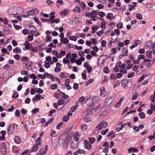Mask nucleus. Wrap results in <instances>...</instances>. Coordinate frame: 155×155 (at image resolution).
I'll return each mask as SVG.
<instances>
[{
  "mask_svg": "<svg viewBox=\"0 0 155 155\" xmlns=\"http://www.w3.org/2000/svg\"><path fill=\"white\" fill-rule=\"evenodd\" d=\"M14 140L15 142L18 144H19L21 142V139L19 137L16 136L14 138Z\"/></svg>",
  "mask_w": 155,
  "mask_h": 155,
  "instance_id": "13",
  "label": "nucleus"
},
{
  "mask_svg": "<svg viewBox=\"0 0 155 155\" xmlns=\"http://www.w3.org/2000/svg\"><path fill=\"white\" fill-rule=\"evenodd\" d=\"M69 13V11L67 9H65L61 11L60 12V14L61 15H66Z\"/></svg>",
  "mask_w": 155,
  "mask_h": 155,
  "instance_id": "9",
  "label": "nucleus"
},
{
  "mask_svg": "<svg viewBox=\"0 0 155 155\" xmlns=\"http://www.w3.org/2000/svg\"><path fill=\"white\" fill-rule=\"evenodd\" d=\"M104 33V32L103 30L100 31H98L97 33V35L98 36H100L102 35Z\"/></svg>",
  "mask_w": 155,
  "mask_h": 155,
  "instance_id": "49",
  "label": "nucleus"
},
{
  "mask_svg": "<svg viewBox=\"0 0 155 155\" xmlns=\"http://www.w3.org/2000/svg\"><path fill=\"white\" fill-rule=\"evenodd\" d=\"M30 78H33V79H35L36 78H37L38 79V78L34 74H32L30 75Z\"/></svg>",
  "mask_w": 155,
  "mask_h": 155,
  "instance_id": "62",
  "label": "nucleus"
},
{
  "mask_svg": "<svg viewBox=\"0 0 155 155\" xmlns=\"http://www.w3.org/2000/svg\"><path fill=\"white\" fill-rule=\"evenodd\" d=\"M100 95L101 96L104 97L107 95V93L104 87H101L100 88Z\"/></svg>",
  "mask_w": 155,
  "mask_h": 155,
  "instance_id": "6",
  "label": "nucleus"
},
{
  "mask_svg": "<svg viewBox=\"0 0 155 155\" xmlns=\"http://www.w3.org/2000/svg\"><path fill=\"white\" fill-rule=\"evenodd\" d=\"M7 147L6 144L5 142H3L1 145V152L2 154L5 155L6 154Z\"/></svg>",
  "mask_w": 155,
  "mask_h": 155,
  "instance_id": "2",
  "label": "nucleus"
},
{
  "mask_svg": "<svg viewBox=\"0 0 155 155\" xmlns=\"http://www.w3.org/2000/svg\"><path fill=\"white\" fill-rule=\"evenodd\" d=\"M152 53V51L151 50H148L147 51V57L148 58H151L152 56L151 54Z\"/></svg>",
  "mask_w": 155,
  "mask_h": 155,
  "instance_id": "15",
  "label": "nucleus"
},
{
  "mask_svg": "<svg viewBox=\"0 0 155 155\" xmlns=\"http://www.w3.org/2000/svg\"><path fill=\"white\" fill-rule=\"evenodd\" d=\"M147 44H150V45H152V49L153 50L155 48V41L153 43L150 41H149L147 43Z\"/></svg>",
  "mask_w": 155,
  "mask_h": 155,
  "instance_id": "40",
  "label": "nucleus"
},
{
  "mask_svg": "<svg viewBox=\"0 0 155 155\" xmlns=\"http://www.w3.org/2000/svg\"><path fill=\"white\" fill-rule=\"evenodd\" d=\"M150 107L151 109L155 111V105H154L153 103H151L150 104Z\"/></svg>",
  "mask_w": 155,
  "mask_h": 155,
  "instance_id": "55",
  "label": "nucleus"
},
{
  "mask_svg": "<svg viewBox=\"0 0 155 155\" xmlns=\"http://www.w3.org/2000/svg\"><path fill=\"white\" fill-rule=\"evenodd\" d=\"M54 120V118H53L50 119L45 124V127H47L49 124L51 123Z\"/></svg>",
  "mask_w": 155,
  "mask_h": 155,
  "instance_id": "23",
  "label": "nucleus"
},
{
  "mask_svg": "<svg viewBox=\"0 0 155 155\" xmlns=\"http://www.w3.org/2000/svg\"><path fill=\"white\" fill-rule=\"evenodd\" d=\"M44 75L45 77H49L50 76L49 78L50 79H52L53 75L51 74H49L48 72H46L44 73Z\"/></svg>",
  "mask_w": 155,
  "mask_h": 155,
  "instance_id": "34",
  "label": "nucleus"
},
{
  "mask_svg": "<svg viewBox=\"0 0 155 155\" xmlns=\"http://www.w3.org/2000/svg\"><path fill=\"white\" fill-rule=\"evenodd\" d=\"M61 43H63L64 44H67L68 43L69 41L67 38H63V39L61 40Z\"/></svg>",
  "mask_w": 155,
  "mask_h": 155,
  "instance_id": "16",
  "label": "nucleus"
},
{
  "mask_svg": "<svg viewBox=\"0 0 155 155\" xmlns=\"http://www.w3.org/2000/svg\"><path fill=\"white\" fill-rule=\"evenodd\" d=\"M18 94L17 92H15L13 93L12 95V97H13L14 99H16L18 97Z\"/></svg>",
  "mask_w": 155,
  "mask_h": 155,
  "instance_id": "26",
  "label": "nucleus"
},
{
  "mask_svg": "<svg viewBox=\"0 0 155 155\" xmlns=\"http://www.w3.org/2000/svg\"><path fill=\"white\" fill-rule=\"evenodd\" d=\"M145 57L143 55H142V54H140L138 55V57H137V59L138 60H141L143 59H144Z\"/></svg>",
  "mask_w": 155,
  "mask_h": 155,
  "instance_id": "45",
  "label": "nucleus"
},
{
  "mask_svg": "<svg viewBox=\"0 0 155 155\" xmlns=\"http://www.w3.org/2000/svg\"><path fill=\"white\" fill-rule=\"evenodd\" d=\"M14 58L17 60H18L20 58V56L18 54H16L14 56Z\"/></svg>",
  "mask_w": 155,
  "mask_h": 155,
  "instance_id": "50",
  "label": "nucleus"
},
{
  "mask_svg": "<svg viewBox=\"0 0 155 155\" xmlns=\"http://www.w3.org/2000/svg\"><path fill=\"white\" fill-rule=\"evenodd\" d=\"M57 6L58 7H59L63 4V2L62 0H58L57 1Z\"/></svg>",
  "mask_w": 155,
  "mask_h": 155,
  "instance_id": "18",
  "label": "nucleus"
},
{
  "mask_svg": "<svg viewBox=\"0 0 155 155\" xmlns=\"http://www.w3.org/2000/svg\"><path fill=\"white\" fill-rule=\"evenodd\" d=\"M33 12V15H36L39 12V10L37 8H35L32 10Z\"/></svg>",
  "mask_w": 155,
  "mask_h": 155,
  "instance_id": "36",
  "label": "nucleus"
},
{
  "mask_svg": "<svg viewBox=\"0 0 155 155\" xmlns=\"http://www.w3.org/2000/svg\"><path fill=\"white\" fill-rule=\"evenodd\" d=\"M15 124H9L8 128L7 131L8 134H12L15 130L14 125Z\"/></svg>",
  "mask_w": 155,
  "mask_h": 155,
  "instance_id": "3",
  "label": "nucleus"
},
{
  "mask_svg": "<svg viewBox=\"0 0 155 155\" xmlns=\"http://www.w3.org/2000/svg\"><path fill=\"white\" fill-rule=\"evenodd\" d=\"M104 8V5L101 4H99L97 5V8L98 9H101L102 8Z\"/></svg>",
  "mask_w": 155,
  "mask_h": 155,
  "instance_id": "64",
  "label": "nucleus"
},
{
  "mask_svg": "<svg viewBox=\"0 0 155 155\" xmlns=\"http://www.w3.org/2000/svg\"><path fill=\"white\" fill-rule=\"evenodd\" d=\"M98 15L101 17H102L105 15V13L104 12H100L98 13Z\"/></svg>",
  "mask_w": 155,
  "mask_h": 155,
  "instance_id": "58",
  "label": "nucleus"
},
{
  "mask_svg": "<svg viewBox=\"0 0 155 155\" xmlns=\"http://www.w3.org/2000/svg\"><path fill=\"white\" fill-rule=\"evenodd\" d=\"M123 23L122 22H120L117 25V27L119 28H123Z\"/></svg>",
  "mask_w": 155,
  "mask_h": 155,
  "instance_id": "43",
  "label": "nucleus"
},
{
  "mask_svg": "<svg viewBox=\"0 0 155 155\" xmlns=\"http://www.w3.org/2000/svg\"><path fill=\"white\" fill-rule=\"evenodd\" d=\"M56 112V110L54 109H53L51 110H50L48 116H51L54 113Z\"/></svg>",
  "mask_w": 155,
  "mask_h": 155,
  "instance_id": "47",
  "label": "nucleus"
},
{
  "mask_svg": "<svg viewBox=\"0 0 155 155\" xmlns=\"http://www.w3.org/2000/svg\"><path fill=\"white\" fill-rule=\"evenodd\" d=\"M139 117L142 119H143L145 118V115L144 113L141 112H140L139 114Z\"/></svg>",
  "mask_w": 155,
  "mask_h": 155,
  "instance_id": "20",
  "label": "nucleus"
},
{
  "mask_svg": "<svg viewBox=\"0 0 155 155\" xmlns=\"http://www.w3.org/2000/svg\"><path fill=\"white\" fill-rule=\"evenodd\" d=\"M84 147L85 148L88 150H90L91 148V147L89 143L85 144Z\"/></svg>",
  "mask_w": 155,
  "mask_h": 155,
  "instance_id": "33",
  "label": "nucleus"
},
{
  "mask_svg": "<svg viewBox=\"0 0 155 155\" xmlns=\"http://www.w3.org/2000/svg\"><path fill=\"white\" fill-rule=\"evenodd\" d=\"M100 98L98 96H95L92 97L91 98H88L87 99V101H91L93 104L97 102L98 101L100 100Z\"/></svg>",
  "mask_w": 155,
  "mask_h": 155,
  "instance_id": "4",
  "label": "nucleus"
},
{
  "mask_svg": "<svg viewBox=\"0 0 155 155\" xmlns=\"http://www.w3.org/2000/svg\"><path fill=\"white\" fill-rule=\"evenodd\" d=\"M79 153L83 154L84 153L86 152L84 150L79 149H78Z\"/></svg>",
  "mask_w": 155,
  "mask_h": 155,
  "instance_id": "52",
  "label": "nucleus"
},
{
  "mask_svg": "<svg viewBox=\"0 0 155 155\" xmlns=\"http://www.w3.org/2000/svg\"><path fill=\"white\" fill-rule=\"evenodd\" d=\"M136 18L139 20H141L142 19V15L140 13H137L136 14Z\"/></svg>",
  "mask_w": 155,
  "mask_h": 155,
  "instance_id": "39",
  "label": "nucleus"
},
{
  "mask_svg": "<svg viewBox=\"0 0 155 155\" xmlns=\"http://www.w3.org/2000/svg\"><path fill=\"white\" fill-rule=\"evenodd\" d=\"M69 38L70 40H73L74 41H75L77 40L76 37L74 36H71L69 37Z\"/></svg>",
  "mask_w": 155,
  "mask_h": 155,
  "instance_id": "56",
  "label": "nucleus"
},
{
  "mask_svg": "<svg viewBox=\"0 0 155 155\" xmlns=\"http://www.w3.org/2000/svg\"><path fill=\"white\" fill-rule=\"evenodd\" d=\"M32 62L31 61H28L25 63V65L27 68H32L31 66Z\"/></svg>",
  "mask_w": 155,
  "mask_h": 155,
  "instance_id": "21",
  "label": "nucleus"
},
{
  "mask_svg": "<svg viewBox=\"0 0 155 155\" xmlns=\"http://www.w3.org/2000/svg\"><path fill=\"white\" fill-rule=\"evenodd\" d=\"M74 49H76L78 50H81L82 49V48L81 46H78L77 45H74Z\"/></svg>",
  "mask_w": 155,
  "mask_h": 155,
  "instance_id": "44",
  "label": "nucleus"
},
{
  "mask_svg": "<svg viewBox=\"0 0 155 155\" xmlns=\"http://www.w3.org/2000/svg\"><path fill=\"white\" fill-rule=\"evenodd\" d=\"M24 45H25V48L27 49H29L30 47H31L32 45L27 41H26Z\"/></svg>",
  "mask_w": 155,
  "mask_h": 155,
  "instance_id": "11",
  "label": "nucleus"
},
{
  "mask_svg": "<svg viewBox=\"0 0 155 155\" xmlns=\"http://www.w3.org/2000/svg\"><path fill=\"white\" fill-rule=\"evenodd\" d=\"M38 145H34L33 146V147L32 148V151H31V152L32 151H33L34 152H35L38 149Z\"/></svg>",
  "mask_w": 155,
  "mask_h": 155,
  "instance_id": "29",
  "label": "nucleus"
},
{
  "mask_svg": "<svg viewBox=\"0 0 155 155\" xmlns=\"http://www.w3.org/2000/svg\"><path fill=\"white\" fill-rule=\"evenodd\" d=\"M112 101L113 100L112 99L111 97H109L106 99L104 105L105 106L107 107L110 104Z\"/></svg>",
  "mask_w": 155,
  "mask_h": 155,
  "instance_id": "7",
  "label": "nucleus"
},
{
  "mask_svg": "<svg viewBox=\"0 0 155 155\" xmlns=\"http://www.w3.org/2000/svg\"><path fill=\"white\" fill-rule=\"evenodd\" d=\"M39 109L38 108H36L34 109L32 111V113L33 114H35L36 113L38 112L39 111Z\"/></svg>",
  "mask_w": 155,
  "mask_h": 155,
  "instance_id": "38",
  "label": "nucleus"
},
{
  "mask_svg": "<svg viewBox=\"0 0 155 155\" xmlns=\"http://www.w3.org/2000/svg\"><path fill=\"white\" fill-rule=\"evenodd\" d=\"M126 64L125 63H124L122 65H117V66L119 67L120 68V69H122L124 68L126 66Z\"/></svg>",
  "mask_w": 155,
  "mask_h": 155,
  "instance_id": "61",
  "label": "nucleus"
},
{
  "mask_svg": "<svg viewBox=\"0 0 155 155\" xmlns=\"http://www.w3.org/2000/svg\"><path fill=\"white\" fill-rule=\"evenodd\" d=\"M41 98V96L40 94H37L32 99L33 100H35L37 101Z\"/></svg>",
  "mask_w": 155,
  "mask_h": 155,
  "instance_id": "12",
  "label": "nucleus"
},
{
  "mask_svg": "<svg viewBox=\"0 0 155 155\" xmlns=\"http://www.w3.org/2000/svg\"><path fill=\"white\" fill-rule=\"evenodd\" d=\"M60 19L59 18H56L53 19V20H51V24H52L54 23H58L60 22Z\"/></svg>",
  "mask_w": 155,
  "mask_h": 155,
  "instance_id": "31",
  "label": "nucleus"
},
{
  "mask_svg": "<svg viewBox=\"0 0 155 155\" xmlns=\"http://www.w3.org/2000/svg\"><path fill=\"white\" fill-rule=\"evenodd\" d=\"M113 14L111 13H109L107 15H106V18L110 20H111L112 18Z\"/></svg>",
  "mask_w": 155,
  "mask_h": 155,
  "instance_id": "27",
  "label": "nucleus"
},
{
  "mask_svg": "<svg viewBox=\"0 0 155 155\" xmlns=\"http://www.w3.org/2000/svg\"><path fill=\"white\" fill-rule=\"evenodd\" d=\"M71 146L72 148H76L78 147V144L72 141L71 143Z\"/></svg>",
  "mask_w": 155,
  "mask_h": 155,
  "instance_id": "14",
  "label": "nucleus"
},
{
  "mask_svg": "<svg viewBox=\"0 0 155 155\" xmlns=\"http://www.w3.org/2000/svg\"><path fill=\"white\" fill-rule=\"evenodd\" d=\"M36 92L38 93L41 94L43 93V90L40 88H39L36 90Z\"/></svg>",
  "mask_w": 155,
  "mask_h": 155,
  "instance_id": "51",
  "label": "nucleus"
},
{
  "mask_svg": "<svg viewBox=\"0 0 155 155\" xmlns=\"http://www.w3.org/2000/svg\"><path fill=\"white\" fill-rule=\"evenodd\" d=\"M106 25V23L105 21L104 22H101V27L104 28V29H105Z\"/></svg>",
  "mask_w": 155,
  "mask_h": 155,
  "instance_id": "48",
  "label": "nucleus"
},
{
  "mask_svg": "<svg viewBox=\"0 0 155 155\" xmlns=\"http://www.w3.org/2000/svg\"><path fill=\"white\" fill-rule=\"evenodd\" d=\"M41 139L40 137H38V138L36 140L35 143L36 144V145L38 146L40 144V141Z\"/></svg>",
  "mask_w": 155,
  "mask_h": 155,
  "instance_id": "59",
  "label": "nucleus"
},
{
  "mask_svg": "<svg viewBox=\"0 0 155 155\" xmlns=\"http://www.w3.org/2000/svg\"><path fill=\"white\" fill-rule=\"evenodd\" d=\"M80 5V6L83 9H84L86 7V5L83 2H79Z\"/></svg>",
  "mask_w": 155,
  "mask_h": 155,
  "instance_id": "22",
  "label": "nucleus"
},
{
  "mask_svg": "<svg viewBox=\"0 0 155 155\" xmlns=\"http://www.w3.org/2000/svg\"><path fill=\"white\" fill-rule=\"evenodd\" d=\"M100 124H101V125L103 128L106 127L107 125V122L101 121Z\"/></svg>",
  "mask_w": 155,
  "mask_h": 155,
  "instance_id": "32",
  "label": "nucleus"
},
{
  "mask_svg": "<svg viewBox=\"0 0 155 155\" xmlns=\"http://www.w3.org/2000/svg\"><path fill=\"white\" fill-rule=\"evenodd\" d=\"M63 124V122H61L58 124L56 126L57 129H59Z\"/></svg>",
  "mask_w": 155,
  "mask_h": 155,
  "instance_id": "42",
  "label": "nucleus"
},
{
  "mask_svg": "<svg viewBox=\"0 0 155 155\" xmlns=\"http://www.w3.org/2000/svg\"><path fill=\"white\" fill-rule=\"evenodd\" d=\"M20 110L18 109H17L16 110V111H15V115L17 117H19L20 115Z\"/></svg>",
  "mask_w": 155,
  "mask_h": 155,
  "instance_id": "53",
  "label": "nucleus"
},
{
  "mask_svg": "<svg viewBox=\"0 0 155 155\" xmlns=\"http://www.w3.org/2000/svg\"><path fill=\"white\" fill-rule=\"evenodd\" d=\"M33 30H31L30 31V33H31V35H32L34 37V35L35 34V32L36 31V30L35 29H33Z\"/></svg>",
  "mask_w": 155,
  "mask_h": 155,
  "instance_id": "54",
  "label": "nucleus"
},
{
  "mask_svg": "<svg viewBox=\"0 0 155 155\" xmlns=\"http://www.w3.org/2000/svg\"><path fill=\"white\" fill-rule=\"evenodd\" d=\"M46 152V150L44 149L43 148H41L38 152L37 155H45Z\"/></svg>",
  "mask_w": 155,
  "mask_h": 155,
  "instance_id": "10",
  "label": "nucleus"
},
{
  "mask_svg": "<svg viewBox=\"0 0 155 155\" xmlns=\"http://www.w3.org/2000/svg\"><path fill=\"white\" fill-rule=\"evenodd\" d=\"M58 106H60L64 104V101L63 100H59L58 101Z\"/></svg>",
  "mask_w": 155,
  "mask_h": 155,
  "instance_id": "35",
  "label": "nucleus"
},
{
  "mask_svg": "<svg viewBox=\"0 0 155 155\" xmlns=\"http://www.w3.org/2000/svg\"><path fill=\"white\" fill-rule=\"evenodd\" d=\"M138 95V93L137 92L136 93H135L132 97V100H134L136 99L137 98Z\"/></svg>",
  "mask_w": 155,
  "mask_h": 155,
  "instance_id": "63",
  "label": "nucleus"
},
{
  "mask_svg": "<svg viewBox=\"0 0 155 155\" xmlns=\"http://www.w3.org/2000/svg\"><path fill=\"white\" fill-rule=\"evenodd\" d=\"M73 134L72 133H70L69 135L66 138L64 143L68 144Z\"/></svg>",
  "mask_w": 155,
  "mask_h": 155,
  "instance_id": "8",
  "label": "nucleus"
},
{
  "mask_svg": "<svg viewBox=\"0 0 155 155\" xmlns=\"http://www.w3.org/2000/svg\"><path fill=\"white\" fill-rule=\"evenodd\" d=\"M95 141L94 138L92 137L89 138V142L91 144H93Z\"/></svg>",
  "mask_w": 155,
  "mask_h": 155,
  "instance_id": "24",
  "label": "nucleus"
},
{
  "mask_svg": "<svg viewBox=\"0 0 155 155\" xmlns=\"http://www.w3.org/2000/svg\"><path fill=\"white\" fill-rule=\"evenodd\" d=\"M45 64H44V67L46 68H49L50 67V64L48 63H46V61H45Z\"/></svg>",
  "mask_w": 155,
  "mask_h": 155,
  "instance_id": "57",
  "label": "nucleus"
},
{
  "mask_svg": "<svg viewBox=\"0 0 155 155\" xmlns=\"http://www.w3.org/2000/svg\"><path fill=\"white\" fill-rule=\"evenodd\" d=\"M29 60V58L27 57H23L21 58V61H25Z\"/></svg>",
  "mask_w": 155,
  "mask_h": 155,
  "instance_id": "41",
  "label": "nucleus"
},
{
  "mask_svg": "<svg viewBox=\"0 0 155 155\" xmlns=\"http://www.w3.org/2000/svg\"><path fill=\"white\" fill-rule=\"evenodd\" d=\"M103 71L104 73L107 74L110 71L109 69L107 66H106L104 68Z\"/></svg>",
  "mask_w": 155,
  "mask_h": 155,
  "instance_id": "28",
  "label": "nucleus"
},
{
  "mask_svg": "<svg viewBox=\"0 0 155 155\" xmlns=\"http://www.w3.org/2000/svg\"><path fill=\"white\" fill-rule=\"evenodd\" d=\"M128 81V80L124 78L121 81V84L122 86L125 89H129L131 88L132 85V82H129V84H130V87H128L127 85Z\"/></svg>",
  "mask_w": 155,
  "mask_h": 155,
  "instance_id": "1",
  "label": "nucleus"
},
{
  "mask_svg": "<svg viewBox=\"0 0 155 155\" xmlns=\"http://www.w3.org/2000/svg\"><path fill=\"white\" fill-rule=\"evenodd\" d=\"M69 117L68 116L65 115L63 117V120L64 122H66L69 120Z\"/></svg>",
  "mask_w": 155,
  "mask_h": 155,
  "instance_id": "30",
  "label": "nucleus"
},
{
  "mask_svg": "<svg viewBox=\"0 0 155 155\" xmlns=\"http://www.w3.org/2000/svg\"><path fill=\"white\" fill-rule=\"evenodd\" d=\"M108 129H106L105 130H103L101 131V133L103 135H105L106 133L108 132Z\"/></svg>",
  "mask_w": 155,
  "mask_h": 155,
  "instance_id": "60",
  "label": "nucleus"
},
{
  "mask_svg": "<svg viewBox=\"0 0 155 155\" xmlns=\"http://www.w3.org/2000/svg\"><path fill=\"white\" fill-rule=\"evenodd\" d=\"M123 54H125V56H127L128 55V49L124 47L122 48Z\"/></svg>",
  "mask_w": 155,
  "mask_h": 155,
  "instance_id": "19",
  "label": "nucleus"
},
{
  "mask_svg": "<svg viewBox=\"0 0 155 155\" xmlns=\"http://www.w3.org/2000/svg\"><path fill=\"white\" fill-rule=\"evenodd\" d=\"M73 11L75 12H80L81 11L80 8L79 6H77L73 9Z\"/></svg>",
  "mask_w": 155,
  "mask_h": 155,
  "instance_id": "17",
  "label": "nucleus"
},
{
  "mask_svg": "<svg viewBox=\"0 0 155 155\" xmlns=\"http://www.w3.org/2000/svg\"><path fill=\"white\" fill-rule=\"evenodd\" d=\"M15 14L19 15L22 13L24 11V8L21 7H19L18 8L15 7Z\"/></svg>",
  "mask_w": 155,
  "mask_h": 155,
  "instance_id": "5",
  "label": "nucleus"
},
{
  "mask_svg": "<svg viewBox=\"0 0 155 155\" xmlns=\"http://www.w3.org/2000/svg\"><path fill=\"white\" fill-rule=\"evenodd\" d=\"M58 85L55 84H52L51 86V88L52 90H55L56 89Z\"/></svg>",
  "mask_w": 155,
  "mask_h": 155,
  "instance_id": "37",
  "label": "nucleus"
},
{
  "mask_svg": "<svg viewBox=\"0 0 155 155\" xmlns=\"http://www.w3.org/2000/svg\"><path fill=\"white\" fill-rule=\"evenodd\" d=\"M87 128V126L85 124H82L81 126V128L82 130H85Z\"/></svg>",
  "mask_w": 155,
  "mask_h": 155,
  "instance_id": "46",
  "label": "nucleus"
},
{
  "mask_svg": "<svg viewBox=\"0 0 155 155\" xmlns=\"http://www.w3.org/2000/svg\"><path fill=\"white\" fill-rule=\"evenodd\" d=\"M13 51L14 53H19L21 51V49L17 47L15 48L14 49Z\"/></svg>",
  "mask_w": 155,
  "mask_h": 155,
  "instance_id": "25",
  "label": "nucleus"
}]
</instances>
